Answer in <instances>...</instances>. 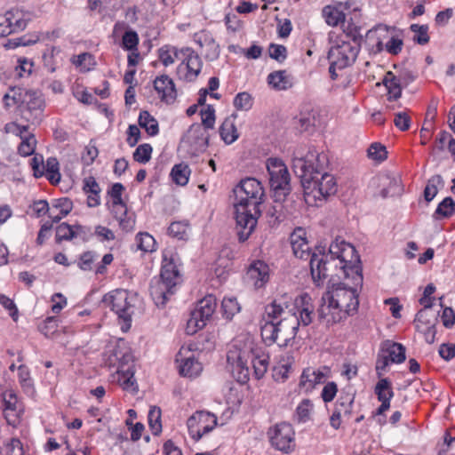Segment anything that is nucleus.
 I'll use <instances>...</instances> for the list:
<instances>
[{
    "label": "nucleus",
    "mask_w": 455,
    "mask_h": 455,
    "mask_svg": "<svg viewBox=\"0 0 455 455\" xmlns=\"http://www.w3.org/2000/svg\"><path fill=\"white\" fill-rule=\"evenodd\" d=\"M410 29L415 33L413 36V41L420 45L427 44L430 37L428 36V26L427 25H419V24H411Z\"/></svg>",
    "instance_id": "obj_52"
},
{
    "label": "nucleus",
    "mask_w": 455,
    "mask_h": 455,
    "mask_svg": "<svg viewBox=\"0 0 455 455\" xmlns=\"http://www.w3.org/2000/svg\"><path fill=\"white\" fill-rule=\"evenodd\" d=\"M269 56L279 61H283L287 57V49L284 45L271 44L268 48Z\"/></svg>",
    "instance_id": "obj_62"
},
{
    "label": "nucleus",
    "mask_w": 455,
    "mask_h": 455,
    "mask_svg": "<svg viewBox=\"0 0 455 455\" xmlns=\"http://www.w3.org/2000/svg\"><path fill=\"white\" fill-rule=\"evenodd\" d=\"M355 396L350 394H346L345 395H340L336 402L335 408L340 410V412L344 415H350L352 412V407L354 403Z\"/></svg>",
    "instance_id": "obj_58"
},
{
    "label": "nucleus",
    "mask_w": 455,
    "mask_h": 455,
    "mask_svg": "<svg viewBox=\"0 0 455 455\" xmlns=\"http://www.w3.org/2000/svg\"><path fill=\"white\" fill-rule=\"evenodd\" d=\"M361 44H359L342 40L339 44L331 48L328 58L334 60V65H338V69H343L355 62Z\"/></svg>",
    "instance_id": "obj_14"
},
{
    "label": "nucleus",
    "mask_w": 455,
    "mask_h": 455,
    "mask_svg": "<svg viewBox=\"0 0 455 455\" xmlns=\"http://www.w3.org/2000/svg\"><path fill=\"white\" fill-rule=\"evenodd\" d=\"M1 455H24V450L20 440L12 439L10 443L4 447Z\"/></svg>",
    "instance_id": "obj_64"
},
{
    "label": "nucleus",
    "mask_w": 455,
    "mask_h": 455,
    "mask_svg": "<svg viewBox=\"0 0 455 455\" xmlns=\"http://www.w3.org/2000/svg\"><path fill=\"white\" fill-rule=\"evenodd\" d=\"M360 263L361 261L359 260L358 265L360 270H362ZM338 268L346 279H351L352 286L345 283H332L328 286V290L325 291V299H331L335 306L342 310V313H344L345 316L347 318L349 315H355L358 310V289L362 287L363 281L360 283H356L354 276L355 272H353L352 267H347V271H344L345 269L341 267V264L338 263L336 269ZM360 273H362V271H360ZM361 275L363 276V274H361ZM363 279L362 277V280Z\"/></svg>",
    "instance_id": "obj_5"
},
{
    "label": "nucleus",
    "mask_w": 455,
    "mask_h": 455,
    "mask_svg": "<svg viewBox=\"0 0 455 455\" xmlns=\"http://www.w3.org/2000/svg\"><path fill=\"white\" fill-rule=\"evenodd\" d=\"M194 41L203 49L205 60L212 61L219 58L220 49L211 32L201 30L194 35Z\"/></svg>",
    "instance_id": "obj_22"
},
{
    "label": "nucleus",
    "mask_w": 455,
    "mask_h": 455,
    "mask_svg": "<svg viewBox=\"0 0 455 455\" xmlns=\"http://www.w3.org/2000/svg\"><path fill=\"white\" fill-rule=\"evenodd\" d=\"M210 134L208 129L202 124H193L183 136V142L190 147L194 153L204 152L209 145Z\"/></svg>",
    "instance_id": "obj_16"
},
{
    "label": "nucleus",
    "mask_w": 455,
    "mask_h": 455,
    "mask_svg": "<svg viewBox=\"0 0 455 455\" xmlns=\"http://www.w3.org/2000/svg\"><path fill=\"white\" fill-rule=\"evenodd\" d=\"M45 100L38 92H30V124L39 125L44 120Z\"/></svg>",
    "instance_id": "obj_27"
},
{
    "label": "nucleus",
    "mask_w": 455,
    "mask_h": 455,
    "mask_svg": "<svg viewBox=\"0 0 455 455\" xmlns=\"http://www.w3.org/2000/svg\"><path fill=\"white\" fill-rule=\"evenodd\" d=\"M455 212V201L451 197H445L439 203L435 211L434 217L436 220L447 219L451 217Z\"/></svg>",
    "instance_id": "obj_39"
},
{
    "label": "nucleus",
    "mask_w": 455,
    "mask_h": 455,
    "mask_svg": "<svg viewBox=\"0 0 455 455\" xmlns=\"http://www.w3.org/2000/svg\"><path fill=\"white\" fill-rule=\"evenodd\" d=\"M326 375L320 369L305 368L299 377V389L305 393H311L317 385L325 382Z\"/></svg>",
    "instance_id": "obj_23"
},
{
    "label": "nucleus",
    "mask_w": 455,
    "mask_h": 455,
    "mask_svg": "<svg viewBox=\"0 0 455 455\" xmlns=\"http://www.w3.org/2000/svg\"><path fill=\"white\" fill-rule=\"evenodd\" d=\"M28 93V92L25 89L20 87H12L11 88V92L5 93L3 100L6 107H11L14 105H21L25 101V96Z\"/></svg>",
    "instance_id": "obj_43"
},
{
    "label": "nucleus",
    "mask_w": 455,
    "mask_h": 455,
    "mask_svg": "<svg viewBox=\"0 0 455 455\" xmlns=\"http://www.w3.org/2000/svg\"><path fill=\"white\" fill-rule=\"evenodd\" d=\"M97 258L98 255L94 251H85L80 256L78 266L84 271L94 270L96 265L94 262Z\"/></svg>",
    "instance_id": "obj_57"
},
{
    "label": "nucleus",
    "mask_w": 455,
    "mask_h": 455,
    "mask_svg": "<svg viewBox=\"0 0 455 455\" xmlns=\"http://www.w3.org/2000/svg\"><path fill=\"white\" fill-rule=\"evenodd\" d=\"M139 44V36L137 32L133 30L126 31L122 39V47L128 51L135 50L137 51V47Z\"/></svg>",
    "instance_id": "obj_61"
},
{
    "label": "nucleus",
    "mask_w": 455,
    "mask_h": 455,
    "mask_svg": "<svg viewBox=\"0 0 455 455\" xmlns=\"http://www.w3.org/2000/svg\"><path fill=\"white\" fill-rule=\"evenodd\" d=\"M329 157L324 152L310 149L305 156L294 157L292 168L300 179L306 201L318 205L337 192L334 176L327 172Z\"/></svg>",
    "instance_id": "obj_2"
},
{
    "label": "nucleus",
    "mask_w": 455,
    "mask_h": 455,
    "mask_svg": "<svg viewBox=\"0 0 455 455\" xmlns=\"http://www.w3.org/2000/svg\"><path fill=\"white\" fill-rule=\"evenodd\" d=\"M136 243L138 249L145 252L156 250L155 238L148 233H140L136 235Z\"/></svg>",
    "instance_id": "obj_49"
},
{
    "label": "nucleus",
    "mask_w": 455,
    "mask_h": 455,
    "mask_svg": "<svg viewBox=\"0 0 455 455\" xmlns=\"http://www.w3.org/2000/svg\"><path fill=\"white\" fill-rule=\"evenodd\" d=\"M124 190V187L121 183H115L108 192L112 198L113 206L118 208L122 214H125L127 212L126 204L122 199V194Z\"/></svg>",
    "instance_id": "obj_45"
},
{
    "label": "nucleus",
    "mask_w": 455,
    "mask_h": 455,
    "mask_svg": "<svg viewBox=\"0 0 455 455\" xmlns=\"http://www.w3.org/2000/svg\"><path fill=\"white\" fill-rule=\"evenodd\" d=\"M104 302L123 321L122 330L124 331L129 330L132 325V317L140 303L138 294L127 290L116 289L105 296Z\"/></svg>",
    "instance_id": "obj_7"
},
{
    "label": "nucleus",
    "mask_w": 455,
    "mask_h": 455,
    "mask_svg": "<svg viewBox=\"0 0 455 455\" xmlns=\"http://www.w3.org/2000/svg\"><path fill=\"white\" fill-rule=\"evenodd\" d=\"M374 393L379 401H391L394 396L391 381L387 379H380L374 388Z\"/></svg>",
    "instance_id": "obj_40"
},
{
    "label": "nucleus",
    "mask_w": 455,
    "mask_h": 455,
    "mask_svg": "<svg viewBox=\"0 0 455 455\" xmlns=\"http://www.w3.org/2000/svg\"><path fill=\"white\" fill-rule=\"evenodd\" d=\"M381 349L387 355L392 363H401L404 362L405 356V347L397 342H393L391 340H385L381 344Z\"/></svg>",
    "instance_id": "obj_29"
},
{
    "label": "nucleus",
    "mask_w": 455,
    "mask_h": 455,
    "mask_svg": "<svg viewBox=\"0 0 455 455\" xmlns=\"http://www.w3.org/2000/svg\"><path fill=\"white\" fill-rule=\"evenodd\" d=\"M4 403L5 411H16L17 413L23 411L22 403L19 401L18 396L12 391H6L4 394Z\"/></svg>",
    "instance_id": "obj_53"
},
{
    "label": "nucleus",
    "mask_w": 455,
    "mask_h": 455,
    "mask_svg": "<svg viewBox=\"0 0 455 455\" xmlns=\"http://www.w3.org/2000/svg\"><path fill=\"white\" fill-rule=\"evenodd\" d=\"M36 140L34 138V135L30 133V156H33L32 161L30 163L31 167L33 169V175L36 178H41L44 175V156L40 154H36L35 152V148L32 147V144L36 145Z\"/></svg>",
    "instance_id": "obj_35"
},
{
    "label": "nucleus",
    "mask_w": 455,
    "mask_h": 455,
    "mask_svg": "<svg viewBox=\"0 0 455 455\" xmlns=\"http://www.w3.org/2000/svg\"><path fill=\"white\" fill-rule=\"evenodd\" d=\"M108 360L109 366L116 367V370H124L126 369L127 366H133L134 356L129 343L124 339H118L110 351Z\"/></svg>",
    "instance_id": "obj_17"
},
{
    "label": "nucleus",
    "mask_w": 455,
    "mask_h": 455,
    "mask_svg": "<svg viewBox=\"0 0 455 455\" xmlns=\"http://www.w3.org/2000/svg\"><path fill=\"white\" fill-rule=\"evenodd\" d=\"M246 275L255 288H261L269 278L268 266L261 260H257L250 266Z\"/></svg>",
    "instance_id": "obj_25"
},
{
    "label": "nucleus",
    "mask_w": 455,
    "mask_h": 455,
    "mask_svg": "<svg viewBox=\"0 0 455 455\" xmlns=\"http://www.w3.org/2000/svg\"><path fill=\"white\" fill-rule=\"evenodd\" d=\"M202 125L206 129H213L215 124V109L212 105H207L200 112Z\"/></svg>",
    "instance_id": "obj_60"
},
{
    "label": "nucleus",
    "mask_w": 455,
    "mask_h": 455,
    "mask_svg": "<svg viewBox=\"0 0 455 455\" xmlns=\"http://www.w3.org/2000/svg\"><path fill=\"white\" fill-rule=\"evenodd\" d=\"M298 330V319L295 315H289L288 317L283 318L274 325H267L260 334L264 342L268 346L278 342L279 346L286 347L295 339Z\"/></svg>",
    "instance_id": "obj_8"
},
{
    "label": "nucleus",
    "mask_w": 455,
    "mask_h": 455,
    "mask_svg": "<svg viewBox=\"0 0 455 455\" xmlns=\"http://www.w3.org/2000/svg\"><path fill=\"white\" fill-rule=\"evenodd\" d=\"M28 125H20L14 122L6 124L4 127L6 132L20 136L21 139L18 152L22 156H28V136L23 135L28 131Z\"/></svg>",
    "instance_id": "obj_30"
},
{
    "label": "nucleus",
    "mask_w": 455,
    "mask_h": 455,
    "mask_svg": "<svg viewBox=\"0 0 455 455\" xmlns=\"http://www.w3.org/2000/svg\"><path fill=\"white\" fill-rule=\"evenodd\" d=\"M139 125L145 129L150 136H156L159 132L158 122L148 111L143 110L139 116Z\"/></svg>",
    "instance_id": "obj_37"
},
{
    "label": "nucleus",
    "mask_w": 455,
    "mask_h": 455,
    "mask_svg": "<svg viewBox=\"0 0 455 455\" xmlns=\"http://www.w3.org/2000/svg\"><path fill=\"white\" fill-rule=\"evenodd\" d=\"M181 63L177 67L179 79L194 82L201 73L203 61L200 56L189 47L181 49Z\"/></svg>",
    "instance_id": "obj_12"
},
{
    "label": "nucleus",
    "mask_w": 455,
    "mask_h": 455,
    "mask_svg": "<svg viewBox=\"0 0 455 455\" xmlns=\"http://www.w3.org/2000/svg\"><path fill=\"white\" fill-rule=\"evenodd\" d=\"M191 170L187 164L180 163L175 164L171 171L172 181L180 186L188 184Z\"/></svg>",
    "instance_id": "obj_36"
},
{
    "label": "nucleus",
    "mask_w": 455,
    "mask_h": 455,
    "mask_svg": "<svg viewBox=\"0 0 455 455\" xmlns=\"http://www.w3.org/2000/svg\"><path fill=\"white\" fill-rule=\"evenodd\" d=\"M154 88L162 101L167 104L174 102L177 98V91L173 80L167 75L157 76L154 80Z\"/></svg>",
    "instance_id": "obj_24"
},
{
    "label": "nucleus",
    "mask_w": 455,
    "mask_h": 455,
    "mask_svg": "<svg viewBox=\"0 0 455 455\" xmlns=\"http://www.w3.org/2000/svg\"><path fill=\"white\" fill-rule=\"evenodd\" d=\"M235 230L240 242H245L256 228L263 203L264 188L254 178H247L235 188Z\"/></svg>",
    "instance_id": "obj_3"
},
{
    "label": "nucleus",
    "mask_w": 455,
    "mask_h": 455,
    "mask_svg": "<svg viewBox=\"0 0 455 455\" xmlns=\"http://www.w3.org/2000/svg\"><path fill=\"white\" fill-rule=\"evenodd\" d=\"M342 27L346 36L352 41L351 43L361 44L363 41V36L361 34L360 27L353 23H347L346 25L345 21L342 23Z\"/></svg>",
    "instance_id": "obj_55"
},
{
    "label": "nucleus",
    "mask_w": 455,
    "mask_h": 455,
    "mask_svg": "<svg viewBox=\"0 0 455 455\" xmlns=\"http://www.w3.org/2000/svg\"><path fill=\"white\" fill-rule=\"evenodd\" d=\"M267 169L269 175V185L275 202H282L291 192V176L284 163L275 157L268 158Z\"/></svg>",
    "instance_id": "obj_9"
},
{
    "label": "nucleus",
    "mask_w": 455,
    "mask_h": 455,
    "mask_svg": "<svg viewBox=\"0 0 455 455\" xmlns=\"http://www.w3.org/2000/svg\"><path fill=\"white\" fill-rule=\"evenodd\" d=\"M84 228L80 225L70 226L66 222H62L56 228L55 240L56 243L62 241H70L75 237L81 235L84 233Z\"/></svg>",
    "instance_id": "obj_31"
},
{
    "label": "nucleus",
    "mask_w": 455,
    "mask_h": 455,
    "mask_svg": "<svg viewBox=\"0 0 455 455\" xmlns=\"http://www.w3.org/2000/svg\"><path fill=\"white\" fill-rule=\"evenodd\" d=\"M216 307L217 299L215 296L209 294L200 299L188 320L187 333L193 335L203 329L212 316Z\"/></svg>",
    "instance_id": "obj_10"
},
{
    "label": "nucleus",
    "mask_w": 455,
    "mask_h": 455,
    "mask_svg": "<svg viewBox=\"0 0 455 455\" xmlns=\"http://www.w3.org/2000/svg\"><path fill=\"white\" fill-rule=\"evenodd\" d=\"M384 86L387 90V100H395L402 95L401 79L394 75L393 72L386 73L383 81Z\"/></svg>",
    "instance_id": "obj_32"
},
{
    "label": "nucleus",
    "mask_w": 455,
    "mask_h": 455,
    "mask_svg": "<svg viewBox=\"0 0 455 455\" xmlns=\"http://www.w3.org/2000/svg\"><path fill=\"white\" fill-rule=\"evenodd\" d=\"M116 373L119 375L118 381L124 390H137L133 366H127V368L124 370H116Z\"/></svg>",
    "instance_id": "obj_41"
},
{
    "label": "nucleus",
    "mask_w": 455,
    "mask_h": 455,
    "mask_svg": "<svg viewBox=\"0 0 455 455\" xmlns=\"http://www.w3.org/2000/svg\"><path fill=\"white\" fill-rule=\"evenodd\" d=\"M235 116L227 117L220 127V135L223 141L228 145L235 142L239 137L237 129L235 125Z\"/></svg>",
    "instance_id": "obj_33"
},
{
    "label": "nucleus",
    "mask_w": 455,
    "mask_h": 455,
    "mask_svg": "<svg viewBox=\"0 0 455 455\" xmlns=\"http://www.w3.org/2000/svg\"><path fill=\"white\" fill-rule=\"evenodd\" d=\"M227 363L234 379L244 384L250 379L249 363L253 368L255 378L260 379L268 369L269 355L261 348L255 347L250 339H235L227 353Z\"/></svg>",
    "instance_id": "obj_4"
},
{
    "label": "nucleus",
    "mask_w": 455,
    "mask_h": 455,
    "mask_svg": "<svg viewBox=\"0 0 455 455\" xmlns=\"http://www.w3.org/2000/svg\"><path fill=\"white\" fill-rule=\"evenodd\" d=\"M181 283L180 271L172 259L166 257L163 259L160 278L151 282L150 295L155 304L160 307H164L170 297Z\"/></svg>",
    "instance_id": "obj_6"
},
{
    "label": "nucleus",
    "mask_w": 455,
    "mask_h": 455,
    "mask_svg": "<svg viewBox=\"0 0 455 455\" xmlns=\"http://www.w3.org/2000/svg\"><path fill=\"white\" fill-rule=\"evenodd\" d=\"M223 315L227 319H231L240 311V306L235 298H224L221 303Z\"/></svg>",
    "instance_id": "obj_54"
},
{
    "label": "nucleus",
    "mask_w": 455,
    "mask_h": 455,
    "mask_svg": "<svg viewBox=\"0 0 455 455\" xmlns=\"http://www.w3.org/2000/svg\"><path fill=\"white\" fill-rule=\"evenodd\" d=\"M148 426L154 435L162 432L161 409L157 406H152L148 411Z\"/></svg>",
    "instance_id": "obj_47"
},
{
    "label": "nucleus",
    "mask_w": 455,
    "mask_h": 455,
    "mask_svg": "<svg viewBox=\"0 0 455 455\" xmlns=\"http://www.w3.org/2000/svg\"><path fill=\"white\" fill-rule=\"evenodd\" d=\"M305 231L299 228L291 235L290 240L294 255L297 258L309 259L310 272L314 283L316 286L323 285L325 279L331 275V268H337L338 263L347 271L352 267L356 283L362 282V275L359 267V255L355 248L344 240L336 239L330 244L327 254L312 252L307 239L304 237Z\"/></svg>",
    "instance_id": "obj_1"
},
{
    "label": "nucleus",
    "mask_w": 455,
    "mask_h": 455,
    "mask_svg": "<svg viewBox=\"0 0 455 455\" xmlns=\"http://www.w3.org/2000/svg\"><path fill=\"white\" fill-rule=\"evenodd\" d=\"M188 225L182 221H174L168 228V234L172 237L179 240L185 239L187 236Z\"/></svg>",
    "instance_id": "obj_59"
},
{
    "label": "nucleus",
    "mask_w": 455,
    "mask_h": 455,
    "mask_svg": "<svg viewBox=\"0 0 455 455\" xmlns=\"http://www.w3.org/2000/svg\"><path fill=\"white\" fill-rule=\"evenodd\" d=\"M52 185L60 181V164L56 157H49L44 166V175Z\"/></svg>",
    "instance_id": "obj_38"
},
{
    "label": "nucleus",
    "mask_w": 455,
    "mask_h": 455,
    "mask_svg": "<svg viewBox=\"0 0 455 455\" xmlns=\"http://www.w3.org/2000/svg\"><path fill=\"white\" fill-rule=\"evenodd\" d=\"M188 433L195 441H199L217 426V417L209 411H198L187 421Z\"/></svg>",
    "instance_id": "obj_13"
},
{
    "label": "nucleus",
    "mask_w": 455,
    "mask_h": 455,
    "mask_svg": "<svg viewBox=\"0 0 455 455\" xmlns=\"http://www.w3.org/2000/svg\"><path fill=\"white\" fill-rule=\"evenodd\" d=\"M437 321L435 313L427 310H419L415 316L416 330L424 335L425 340L428 344H433L435 340Z\"/></svg>",
    "instance_id": "obj_18"
},
{
    "label": "nucleus",
    "mask_w": 455,
    "mask_h": 455,
    "mask_svg": "<svg viewBox=\"0 0 455 455\" xmlns=\"http://www.w3.org/2000/svg\"><path fill=\"white\" fill-rule=\"evenodd\" d=\"M294 312L290 315H293L298 319L299 326H307L309 325L315 315V306L313 303V299L308 293H302L301 295L296 297L294 299Z\"/></svg>",
    "instance_id": "obj_19"
},
{
    "label": "nucleus",
    "mask_w": 455,
    "mask_h": 455,
    "mask_svg": "<svg viewBox=\"0 0 455 455\" xmlns=\"http://www.w3.org/2000/svg\"><path fill=\"white\" fill-rule=\"evenodd\" d=\"M367 156L370 159L380 163L387 159V151L381 143L374 142L369 147Z\"/></svg>",
    "instance_id": "obj_51"
},
{
    "label": "nucleus",
    "mask_w": 455,
    "mask_h": 455,
    "mask_svg": "<svg viewBox=\"0 0 455 455\" xmlns=\"http://www.w3.org/2000/svg\"><path fill=\"white\" fill-rule=\"evenodd\" d=\"M338 392V386L334 381L327 382L322 390L321 397L324 403L331 402Z\"/></svg>",
    "instance_id": "obj_63"
},
{
    "label": "nucleus",
    "mask_w": 455,
    "mask_h": 455,
    "mask_svg": "<svg viewBox=\"0 0 455 455\" xmlns=\"http://www.w3.org/2000/svg\"><path fill=\"white\" fill-rule=\"evenodd\" d=\"M323 13L327 24L330 26L334 27L345 21V13L336 7L328 5L323 8Z\"/></svg>",
    "instance_id": "obj_46"
},
{
    "label": "nucleus",
    "mask_w": 455,
    "mask_h": 455,
    "mask_svg": "<svg viewBox=\"0 0 455 455\" xmlns=\"http://www.w3.org/2000/svg\"><path fill=\"white\" fill-rule=\"evenodd\" d=\"M176 362L179 363L180 374L184 377H196L203 369L202 364L194 356L183 357L182 350L177 355Z\"/></svg>",
    "instance_id": "obj_26"
},
{
    "label": "nucleus",
    "mask_w": 455,
    "mask_h": 455,
    "mask_svg": "<svg viewBox=\"0 0 455 455\" xmlns=\"http://www.w3.org/2000/svg\"><path fill=\"white\" fill-rule=\"evenodd\" d=\"M158 58L164 67L172 65L176 60L181 59V49L164 45L158 49Z\"/></svg>",
    "instance_id": "obj_34"
},
{
    "label": "nucleus",
    "mask_w": 455,
    "mask_h": 455,
    "mask_svg": "<svg viewBox=\"0 0 455 455\" xmlns=\"http://www.w3.org/2000/svg\"><path fill=\"white\" fill-rule=\"evenodd\" d=\"M267 437L271 446L283 453H291L295 449V431L287 422H281L270 427Z\"/></svg>",
    "instance_id": "obj_11"
},
{
    "label": "nucleus",
    "mask_w": 455,
    "mask_h": 455,
    "mask_svg": "<svg viewBox=\"0 0 455 455\" xmlns=\"http://www.w3.org/2000/svg\"><path fill=\"white\" fill-rule=\"evenodd\" d=\"M267 83L273 88L277 90H286L291 86V84L285 75V71L283 70L270 73L267 76Z\"/></svg>",
    "instance_id": "obj_44"
},
{
    "label": "nucleus",
    "mask_w": 455,
    "mask_h": 455,
    "mask_svg": "<svg viewBox=\"0 0 455 455\" xmlns=\"http://www.w3.org/2000/svg\"><path fill=\"white\" fill-rule=\"evenodd\" d=\"M73 209V202L68 197H60L52 201L50 219L52 222H59Z\"/></svg>",
    "instance_id": "obj_28"
},
{
    "label": "nucleus",
    "mask_w": 455,
    "mask_h": 455,
    "mask_svg": "<svg viewBox=\"0 0 455 455\" xmlns=\"http://www.w3.org/2000/svg\"><path fill=\"white\" fill-rule=\"evenodd\" d=\"M291 310H289V302L285 298L274 299L271 303L264 307V312L259 320L260 332H262L267 325H274L282 321L283 318L288 317Z\"/></svg>",
    "instance_id": "obj_15"
},
{
    "label": "nucleus",
    "mask_w": 455,
    "mask_h": 455,
    "mask_svg": "<svg viewBox=\"0 0 455 455\" xmlns=\"http://www.w3.org/2000/svg\"><path fill=\"white\" fill-rule=\"evenodd\" d=\"M153 148L150 144L140 145L133 153V159L140 164L148 163L151 158Z\"/></svg>",
    "instance_id": "obj_56"
},
{
    "label": "nucleus",
    "mask_w": 455,
    "mask_h": 455,
    "mask_svg": "<svg viewBox=\"0 0 455 455\" xmlns=\"http://www.w3.org/2000/svg\"><path fill=\"white\" fill-rule=\"evenodd\" d=\"M18 11H9L0 16V37L22 31L27 28L28 20Z\"/></svg>",
    "instance_id": "obj_21"
},
{
    "label": "nucleus",
    "mask_w": 455,
    "mask_h": 455,
    "mask_svg": "<svg viewBox=\"0 0 455 455\" xmlns=\"http://www.w3.org/2000/svg\"><path fill=\"white\" fill-rule=\"evenodd\" d=\"M233 104L237 110L248 111L252 108L253 99L246 92H239L234 98Z\"/></svg>",
    "instance_id": "obj_50"
},
{
    "label": "nucleus",
    "mask_w": 455,
    "mask_h": 455,
    "mask_svg": "<svg viewBox=\"0 0 455 455\" xmlns=\"http://www.w3.org/2000/svg\"><path fill=\"white\" fill-rule=\"evenodd\" d=\"M314 404L308 398L303 399L295 410V419L298 423H306L310 419Z\"/></svg>",
    "instance_id": "obj_42"
},
{
    "label": "nucleus",
    "mask_w": 455,
    "mask_h": 455,
    "mask_svg": "<svg viewBox=\"0 0 455 455\" xmlns=\"http://www.w3.org/2000/svg\"><path fill=\"white\" fill-rule=\"evenodd\" d=\"M317 317L318 321L326 326L333 325L347 319L342 310L336 307L331 299H325V292L322 296L321 304L317 309Z\"/></svg>",
    "instance_id": "obj_20"
},
{
    "label": "nucleus",
    "mask_w": 455,
    "mask_h": 455,
    "mask_svg": "<svg viewBox=\"0 0 455 455\" xmlns=\"http://www.w3.org/2000/svg\"><path fill=\"white\" fill-rule=\"evenodd\" d=\"M443 180L441 175H435L428 180L424 190V197L427 202H430L435 198L438 192L437 186L443 185Z\"/></svg>",
    "instance_id": "obj_48"
}]
</instances>
